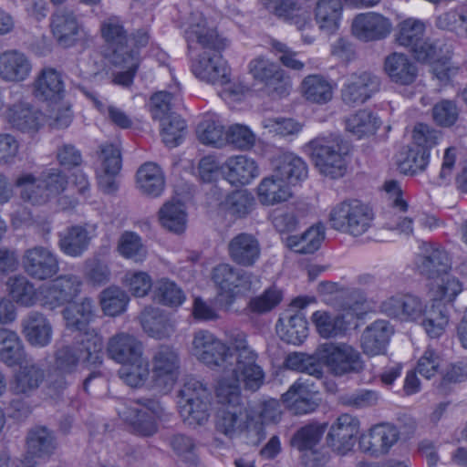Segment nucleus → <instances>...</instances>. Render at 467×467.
Returning <instances> with one entry per match:
<instances>
[{
  "label": "nucleus",
  "instance_id": "nucleus-1",
  "mask_svg": "<svg viewBox=\"0 0 467 467\" xmlns=\"http://www.w3.org/2000/svg\"><path fill=\"white\" fill-rule=\"evenodd\" d=\"M184 37L191 56V70L200 80L223 86L230 82V72L220 54L229 40L221 36L200 12L191 14Z\"/></svg>",
  "mask_w": 467,
  "mask_h": 467
},
{
  "label": "nucleus",
  "instance_id": "nucleus-2",
  "mask_svg": "<svg viewBox=\"0 0 467 467\" xmlns=\"http://www.w3.org/2000/svg\"><path fill=\"white\" fill-rule=\"evenodd\" d=\"M216 397L222 406L216 416V430L232 438L248 424L249 416L242 402L241 389L236 384L219 381Z\"/></svg>",
  "mask_w": 467,
  "mask_h": 467
},
{
  "label": "nucleus",
  "instance_id": "nucleus-3",
  "mask_svg": "<svg viewBox=\"0 0 467 467\" xmlns=\"http://www.w3.org/2000/svg\"><path fill=\"white\" fill-rule=\"evenodd\" d=\"M310 155L318 171L331 179L341 178L348 167L350 148L338 136L317 138L308 143Z\"/></svg>",
  "mask_w": 467,
  "mask_h": 467
},
{
  "label": "nucleus",
  "instance_id": "nucleus-4",
  "mask_svg": "<svg viewBox=\"0 0 467 467\" xmlns=\"http://www.w3.org/2000/svg\"><path fill=\"white\" fill-rule=\"evenodd\" d=\"M374 217L372 208L367 203L357 199H348L331 209L329 223L336 231L358 237L371 228Z\"/></svg>",
  "mask_w": 467,
  "mask_h": 467
},
{
  "label": "nucleus",
  "instance_id": "nucleus-5",
  "mask_svg": "<svg viewBox=\"0 0 467 467\" xmlns=\"http://www.w3.org/2000/svg\"><path fill=\"white\" fill-rule=\"evenodd\" d=\"M102 346V337L97 332H87L86 338L78 339L73 345L65 346L57 351L54 368L71 375L78 364H100Z\"/></svg>",
  "mask_w": 467,
  "mask_h": 467
},
{
  "label": "nucleus",
  "instance_id": "nucleus-6",
  "mask_svg": "<svg viewBox=\"0 0 467 467\" xmlns=\"http://www.w3.org/2000/svg\"><path fill=\"white\" fill-rule=\"evenodd\" d=\"M249 74L262 84L273 98L285 97L290 93L292 81L286 72L275 62L264 56L253 58L248 64Z\"/></svg>",
  "mask_w": 467,
  "mask_h": 467
},
{
  "label": "nucleus",
  "instance_id": "nucleus-7",
  "mask_svg": "<svg viewBox=\"0 0 467 467\" xmlns=\"http://www.w3.org/2000/svg\"><path fill=\"white\" fill-rule=\"evenodd\" d=\"M319 360L335 376L358 373L364 368L360 353L346 343H325L318 347Z\"/></svg>",
  "mask_w": 467,
  "mask_h": 467
},
{
  "label": "nucleus",
  "instance_id": "nucleus-8",
  "mask_svg": "<svg viewBox=\"0 0 467 467\" xmlns=\"http://www.w3.org/2000/svg\"><path fill=\"white\" fill-rule=\"evenodd\" d=\"M119 414L136 433L150 436L157 431L156 420L163 416L164 409L157 400L142 399L130 402Z\"/></svg>",
  "mask_w": 467,
  "mask_h": 467
},
{
  "label": "nucleus",
  "instance_id": "nucleus-9",
  "mask_svg": "<svg viewBox=\"0 0 467 467\" xmlns=\"http://www.w3.org/2000/svg\"><path fill=\"white\" fill-rule=\"evenodd\" d=\"M83 280L75 274L57 275L49 283L41 285L42 306L50 310L70 304L81 293Z\"/></svg>",
  "mask_w": 467,
  "mask_h": 467
},
{
  "label": "nucleus",
  "instance_id": "nucleus-10",
  "mask_svg": "<svg viewBox=\"0 0 467 467\" xmlns=\"http://www.w3.org/2000/svg\"><path fill=\"white\" fill-rule=\"evenodd\" d=\"M425 23L416 18H407L398 26L395 36L396 42L410 48L419 61L431 60L436 55V47L424 38Z\"/></svg>",
  "mask_w": 467,
  "mask_h": 467
},
{
  "label": "nucleus",
  "instance_id": "nucleus-11",
  "mask_svg": "<svg viewBox=\"0 0 467 467\" xmlns=\"http://www.w3.org/2000/svg\"><path fill=\"white\" fill-rule=\"evenodd\" d=\"M25 273L34 280L46 281L59 272L57 254L49 247L35 245L25 250L22 255Z\"/></svg>",
  "mask_w": 467,
  "mask_h": 467
},
{
  "label": "nucleus",
  "instance_id": "nucleus-12",
  "mask_svg": "<svg viewBox=\"0 0 467 467\" xmlns=\"http://www.w3.org/2000/svg\"><path fill=\"white\" fill-rule=\"evenodd\" d=\"M151 373L154 384L163 390H170L180 375L181 358L176 348L160 346L151 358Z\"/></svg>",
  "mask_w": 467,
  "mask_h": 467
},
{
  "label": "nucleus",
  "instance_id": "nucleus-13",
  "mask_svg": "<svg viewBox=\"0 0 467 467\" xmlns=\"http://www.w3.org/2000/svg\"><path fill=\"white\" fill-rule=\"evenodd\" d=\"M192 355L209 367H221L232 358L230 348L208 330L194 333L192 343Z\"/></svg>",
  "mask_w": 467,
  "mask_h": 467
},
{
  "label": "nucleus",
  "instance_id": "nucleus-14",
  "mask_svg": "<svg viewBox=\"0 0 467 467\" xmlns=\"http://www.w3.org/2000/svg\"><path fill=\"white\" fill-rule=\"evenodd\" d=\"M420 253L416 255L414 265L420 275L428 279H439L448 274L451 260L448 253L439 244L422 242Z\"/></svg>",
  "mask_w": 467,
  "mask_h": 467
},
{
  "label": "nucleus",
  "instance_id": "nucleus-15",
  "mask_svg": "<svg viewBox=\"0 0 467 467\" xmlns=\"http://www.w3.org/2000/svg\"><path fill=\"white\" fill-rule=\"evenodd\" d=\"M400 439V431L390 423H379L372 426L358 438L359 450L370 456L379 457L387 454Z\"/></svg>",
  "mask_w": 467,
  "mask_h": 467
},
{
  "label": "nucleus",
  "instance_id": "nucleus-16",
  "mask_svg": "<svg viewBox=\"0 0 467 467\" xmlns=\"http://www.w3.org/2000/svg\"><path fill=\"white\" fill-rule=\"evenodd\" d=\"M359 420L349 414L340 415L327 435V444L338 455H346L355 444L359 432Z\"/></svg>",
  "mask_w": 467,
  "mask_h": 467
},
{
  "label": "nucleus",
  "instance_id": "nucleus-17",
  "mask_svg": "<svg viewBox=\"0 0 467 467\" xmlns=\"http://www.w3.org/2000/svg\"><path fill=\"white\" fill-rule=\"evenodd\" d=\"M379 78L370 72L352 74L342 87V101L350 107L363 104L379 89Z\"/></svg>",
  "mask_w": 467,
  "mask_h": 467
},
{
  "label": "nucleus",
  "instance_id": "nucleus-18",
  "mask_svg": "<svg viewBox=\"0 0 467 467\" xmlns=\"http://www.w3.org/2000/svg\"><path fill=\"white\" fill-rule=\"evenodd\" d=\"M428 304L412 294H398L381 303V311L389 317L400 321L417 322L422 317Z\"/></svg>",
  "mask_w": 467,
  "mask_h": 467
},
{
  "label": "nucleus",
  "instance_id": "nucleus-19",
  "mask_svg": "<svg viewBox=\"0 0 467 467\" xmlns=\"http://www.w3.org/2000/svg\"><path fill=\"white\" fill-rule=\"evenodd\" d=\"M258 355H252L244 359L236 360L234 368L231 370V376L225 374L219 381H224L227 384H236L243 382L244 389L256 391L264 384L265 374L262 367L257 363Z\"/></svg>",
  "mask_w": 467,
  "mask_h": 467
},
{
  "label": "nucleus",
  "instance_id": "nucleus-20",
  "mask_svg": "<svg viewBox=\"0 0 467 467\" xmlns=\"http://www.w3.org/2000/svg\"><path fill=\"white\" fill-rule=\"evenodd\" d=\"M391 29L390 20L374 12L359 14L352 22V34L364 42L384 39L390 34Z\"/></svg>",
  "mask_w": 467,
  "mask_h": 467
},
{
  "label": "nucleus",
  "instance_id": "nucleus-21",
  "mask_svg": "<svg viewBox=\"0 0 467 467\" xmlns=\"http://www.w3.org/2000/svg\"><path fill=\"white\" fill-rule=\"evenodd\" d=\"M100 31L110 50L109 61L119 63L120 56L138 52L129 45V36L119 17L111 16L105 19L101 24Z\"/></svg>",
  "mask_w": 467,
  "mask_h": 467
},
{
  "label": "nucleus",
  "instance_id": "nucleus-22",
  "mask_svg": "<svg viewBox=\"0 0 467 467\" xmlns=\"http://www.w3.org/2000/svg\"><path fill=\"white\" fill-rule=\"evenodd\" d=\"M231 260L244 267L254 266L261 256V245L252 234L241 233L234 236L227 245Z\"/></svg>",
  "mask_w": 467,
  "mask_h": 467
},
{
  "label": "nucleus",
  "instance_id": "nucleus-23",
  "mask_svg": "<svg viewBox=\"0 0 467 467\" xmlns=\"http://www.w3.org/2000/svg\"><path fill=\"white\" fill-rule=\"evenodd\" d=\"M107 354L119 364L127 363L143 355L142 342L133 334L118 332L107 342Z\"/></svg>",
  "mask_w": 467,
  "mask_h": 467
},
{
  "label": "nucleus",
  "instance_id": "nucleus-24",
  "mask_svg": "<svg viewBox=\"0 0 467 467\" xmlns=\"http://www.w3.org/2000/svg\"><path fill=\"white\" fill-rule=\"evenodd\" d=\"M5 119L17 130L36 132L41 126L42 113L30 103L21 99L7 107Z\"/></svg>",
  "mask_w": 467,
  "mask_h": 467
},
{
  "label": "nucleus",
  "instance_id": "nucleus-25",
  "mask_svg": "<svg viewBox=\"0 0 467 467\" xmlns=\"http://www.w3.org/2000/svg\"><path fill=\"white\" fill-rule=\"evenodd\" d=\"M225 179L232 185H246L259 176L260 169L257 162L245 155L228 158L222 166Z\"/></svg>",
  "mask_w": 467,
  "mask_h": 467
},
{
  "label": "nucleus",
  "instance_id": "nucleus-26",
  "mask_svg": "<svg viewBox=\"0 0 467 467\" xmlns=\"http://www.w3.org/2000/svg\"><path fill=\"white\" fill-rule=\"evenodd\" d=\"M57 236V246L64 254L79 257L88 249L93 234L87 225L76 224L67 227Z\"/></svg>",
  "mask_w": 467,
  "mask_h": 467
},
{
  "label": "nucleus",
  "instance_id": "nucleus-27",
  "mask_svg": "<svg viewBox=\"0 0 467 467\" xmlns=\"http://www.w3.org/2000/svg\"><path fill=\"white\" fill-rule=\"evenodd\" d=\"M6 287L10 300L21 306H42L41 285H36L25 275L16 274L8 277Z\"/></svg>",
  "mask_w": 467,
  "mask_h": 467
},
{
  "label": "nucleus",
  "instance_id": "nucleus-28",
  "mask_svg": "<svg viewBox=\"0 0 467 467\" xmlns=\"http://www.w3.org/2000/svg\"><path fill=\"white\" fill-rule=\"evenodd\" d=\"M383 69L390 81L400 86L411 85L418 77L416 64L403 53L393 52L387 56Z\"/></svg>",
  "mask_w": 467,
  "mask_h": 467
},
{
  "label": "nucleus",
  "instance_id": "nucleus-29",
  "mask_svg": "<svg viewBox=\"0 0 467 467\" xmlns=\"http://www.w3.org/2000/svg\"><path fill=\"white\" fill-rule=\"evenodd\" d=\"M32 63L23 53L7 50L0 54V78L6 82H22L31 74Z\"/></svg>",
  "mask_w": 467,
  "mask_h": 467
},
{
  "label": "nucleus",
  "instance_id": "nucleus-30",
  "mask_svg": "<svg viewBox=\"0 0 467 467\" xmlns=\"http://www.w3.org/2000/svg\"><path fill=\"white\" fill-rule=\"evenodd\" d=\"M256 193L259 202L264 206L281 204L292 197L289 183L274 172L261 180Z\"/></svg>",
  "mask_w": 467,
  "mask_h": 467
},
{
  "label": "nucleus",
  "instance_id": "nucleus-31",
  "mask_svg": "<svg viewBox=\"0 0 467 467\" xmlns=\"http://www.w3.org/2000/svg\"><path fill=\"white\" fill-rule=\"evenodd\" d=\"M393 328L386 320H376L363 331L360 338L363 352L368 356L383 354Z\"/></svg>",
  "mask_w": 467,
  "mask_h": 467
},
{
  "label": "nucleus",
  "instance_id": "nucleus-32",
  "mask_svg": "<svg viewBox=\"0 0 467 467\" xmlns=\"http://www.w3.org/2000/svg\"><path fill=\"white\" fill-rule=\"evenodd\" d=\"M66 326L68 328L84 332L81 338H86V333L96 332L95 329H88V324L95 318V304L89 297H84L79 302L70 303L62 311Z\"/></svg>",
  "mask_w": 467,
  "mask_h": 467
},
{
  "label": "nucleus",
  "instance_id": "nucleus-33",
  "mask_svg": "<svg viewBox=\"0 0 467 467\" xmlns=\"http://www.w3.org/2000/svg\"><path fill=\"white\" fill-rule=\"evenodd\" d=\"M61 74L55 68H43L34 82V95L40 100L57 102L64 94Z\"/></svg>",
  "mask_w": 467,
  "mask_h": 467
},
{
  "label": "nucleus",
  "instance_id": "nucleus-34",
  "mask_svg": "<svg viewBox=\"0 0 467 467\" xmlns=\"http://www.w3.org/2000/svg\"><path fill=\"white\" fill-rule=\"evenodd\" d=\"M22 328L25 337L32 346L46 347L51 342L52 326L42 313L30 312L22 320Z\"/></svg>",
  "mask_w": 467,
  "mask_h": 467
},
{
  "label": "nucleus",
  "instance_id": "nucleus-35",
  "mask_svg": "<svg viewBox=\"0 0 467 467\" xmlns=\"http://www.w3.org/2000/svg\"><path fill=\"white\" fill-rule=\"evenodd\" d=\"M136 187L143 195L159 197L165 188V175L155 162L143 163L136 172Z\"/></svg>",
  "mask_w": 467,
  "mask_h": 467
},
{
  "label": "nucleus",
  "instance_id": "nucleus-36",
  "mask_svg": "<svg viewBox=\"0 0 467 467\" xmlns=\"http://www.w3.org/2000/svg\"><path fill=\"white\" fill-rule=\"evenodd\" d=\"M213 280L228 296H233L236 288H247L251 283V274L239 270L229 264H220L213 270Z\"/></svg>",
  "mask_w": 467,
  "mask_h": 467
},
{
  "label": "nucleus",
  "instance_id": "nucleus-37",
  "mask_svg": "<svg viewBox=\"0 0 467 467\" xmlns=\"http://www.w3.org/2000/svg\"><path fill=\"white\" fill-rule=\"evenodd\" d=\"M282 400L292 413L296 415L311 413L319 405L315 394L300 380L290 386L282 395Z\"/></svg>",
  "mask_w": 467,
  "mask_h": 467
},
{
  "label": "nucleus",
  "instance_id": "nucleus-38",
  "mask_svg": "<svg viewBox=\"0 0 467 467\" xmlns=\"http://www.w3.org/2000/svg\"><path fill=\"white\" fill-rule=\"evenodd\" d=\"M307 322L300 313H284L276 324V332L280 338L293 345L301 344L307 337Z\"/></svg>",
  "mask_w": 467,
  "mask_h": 467
},
{
  "label": "nucleus",
  "instance_id": "nucleus-39",
  "mask_svg": "<svg viewBox=\"0 0 467 467\" xmlns=\"http://www.w3.org/2000/svg\"><path fill=\"white\" fill-rule=\"evenodd\" d=\"M335 88L331 79L318 74L306 76L301 83L304 98L318 105L327 104L333 99Z\"/></svg>",
  "mask_w": 467,
  "mask_h": 467
},
{
  "label": "nucleus",
  "instance_id": "nucleus-40",
  "mask_svg": "<svg viewBox=\"0 0 467 467\" xmlns=\"http://www.w3.org/2000/svg\"><path fill=\"white\" fill-rule=\"evenodd\" d=\"M140 324L143 331L156 339L168 338L175 331L173 320L155 308L144 309L140 315Z\"/></svg>",
  "mask_w": 467,
  "mask_h": 467
},
{
  "label": "nucleus",
  "instance_id": "nucleus-41",
  "mask_svg": "<svg viewBox=\"0 0 467 467\" xmlns=\"http://www.w3.org/2000/svg\"><path fill=\"white\" fill-rule=\"evenodd\" d=\"M343 5L341 0H319L315 8V19L320 31L332 35L340 26Z\"/></svg>",
  "mask_w": 467,
  "mask_h": 467
},
{
  "label": "nucleus",
  "instance_id": "nucleus-42",
  "mask_svg": "<svg viewBox=\"0 0 467 467\" xmlns=\"http://www.w3.org/2000/svg\"><path fill=\"white\" fill-rule=\"evenodd\" d=\"M51 30L58 44L68 47L77 41L79 27L72 12L59 10L52 16Z\"/></svg>",
  "mask_w": 467,
  "mask_h": 467
},
{
  "label": "nucleus",
  "instance_id": "nucleus-43",
  "mask_svg": "<svg viewBox=\"0 0 467 467\" xmlns=\"http://www.w3.org/2000/svg\"><path fill=\"white\" fill-rule=\"evenodd\" d=\"M273 172L287 183H294L307 177V165L294 153L284 152L275 159Z\"/></svg>",
  "mask_w": 467,
  "mask_h": 467
},
{
  "label": "nucleus",
  "instance_id": "nucleus-44",
  "mask_svg": "<svg viewBox=\"0 0 467 467\" xmlns=\"http://www.w3.org/2000/svg\"><path fill=\"white\" fill-rule=\"evenodd\" d=\"M45 372L36 364L20 367L10 385L11 391L16 395L29 396L36 391L44 381Z\"/></svg>",
  "mask_w": 467,
  "mask_h": 467
},
{
  "label": "nucleus",
  "instance_id": "nucleus-45",
  "mask_svg": "<svg viewBox=\"0 0 467 467\" xmlns=\"http://www.w3.org/2000/svg\"><path fill=\"white\" fill-rule=\"evenodd\" d=\"M27 453L33 457H48L56 449L53 432L43 426L31 428L26 439Z\"/></svg>",
  "mask_w": 467,
  "mask_h": 467
},
{
  "label": "nucleus",
  "instance_id": "nucleus-46",
  "mask_svg": "<svg viewBox=\"0 0 467 467\" xmlns=\"http://www.w3.org/2000/svg\"><path fill=\"white\" fill-rule=\"evenodd\" d=\"M419 321L431 337H439L449 323L446 306L441 300L432 301L427 305Z\"/></svg>",
  "mask_w": 467,
  "mask_h": 467
},
{
  "label": "nucleus",
  "instance_id": "nucleus-47",
  "mask_svg": "<svg viewBox=\"0 0 467 467\" xmlns=\"http://www.w3.org/2000/svg\"><path fill=\"white\" fill-rule=\"evenodd\" d=\"M26 355L22 340L16 331L0 327V360L8 366L21 364Z\"/></svg>",
  "mask_w": 467,
  "mask_h": 467
},
{
  "label": "nucleus",
  "instance_id": "nucleus-48",
  "mask_svg": "<svg viewBox=\"0 0 467 467\" xmlns=\"http://www.w3.org/2000/svg\"><path fill=\"white\" fill-rule=\"evenodd\" d=\"M198 140L205 145L221 147L226 143V131L215 114H208L198 124L196 129Z\"/></svg>",
  "mask_w": 467,
  "mask_h": 467
},
{
  "label": "nucleus",
  "instance_id": "nucleus-49",
  "mask_svg": "<svg viewBox=\"0 0 467 467\" xmlns=\"http://www.w3.org/2000/svg\"><path fill=\"white\" fill-rule=\"evenodd\" d=\"M16 185L22 189L21 198L34 205L44 204L51 198L40 178H36L31 173L18 176Z\"/></svg>",
  "mask_w": 467,
  "mask_h": 467
},
{
  "label": "nucleus",
  "instance_id": "nucleus-50",
  "mask_svg": "<svg viewBox=\"0 0 467 467\" xmlns=\"http://www.w3.org/2000/svg\"><path fill=\"white\" fill-rule=\"evenodd\" d=\"M119 376L124 383L131 388H140L150 378V365L144 355L127 363H122Z\"/></svg>",
  "mask_w": 467,
  "mask_h": 467
},
{
  "label": "nucleus",
  "instance_id": "nucleus-51",
  "mask_svg": "<svg viewBox=\"0 0 467 467\" xmlns=\"http://www.w3.org/2000/svg\"><path fill=\"white\" fill-rule=\"evenodd\" d=\"M159 219L163 227L175 234H181L186 228V213L179 202L164 203L160 209Z\"/></svg>",
  "mask_w": 467,
  "mask_h": 467
},
{
  "label": "nucleus",
  "instance_id": "nucleus-52",
  "mask_svg": "<svg viewBox=\"0 0 467 467\" xmlns=\"http://www.w3.org/2000/svg\"><path fill=\"white\" fill-rule=\"evenodd\" d=\"M325 236L321 226H311L301 235H292L287 239L288 245L299 254H313L321 244Z\"/></svg>",
  "mask_w": 467,
  "mask_h": 467
},
{
  "label": "nucleus",
  "instance_id": "nucleus-53",
  "mask_svg": "<svg viewBox=\"0 0 467 467\" xmlns=\"http://www.w3.org/2000/svg\"><path fill=\"white\" fill-rule=\"evenodd\" d=\"M117 250L121 256L136 263L142 262L147 255V249L142 244L140 236L130 231L121 234Z\"/></svg>",
  "mask_w": 467,
  "mask_h": 467
},
{
  "label": "nucleus",
  "instance_id": "nucleus-54",
  "mask_svg": "<svg viewBox=\"0 0 467 467\" xmlns=\"http://www.w3.org/2000/svg\"><path fill=\"white\" fill-rule=\"evenodd\" d=\"M186 123L178 115L171 114L161 120V136L169 148L177 147L186 134Z\"/></svg>",
  "mask_w": 467,
  "mask_h": 467
},
{
  "label": "nucleus",
  "instance_id": "nucleus-55",
  "mask_svg": "<svg viewBox=\"0 0 467 467\" xmlns=\"http://www.w3.org/2000/svg\"><path fill=\"white\" fill-rule=\"evenodd\" d=\"M129 296L117 286H109L100 294V306L107 316L116 317L123 313L129 303Z\"/></svg>",
  "mask_w": 467,
  "mask_h": 467
},
{
  "label": "nucleus",
  "instance_id": "nucleus-56",
  "mask_svg": "<svg viewBox=\"0 0 467 467\" xmlns=\"http://www.w3.org/2000/svg\"><path fill=\"white\" fill-rule=\"evenodd\" d=\"M179 407L181 417L186 424L192 427L202 426L210 419L212 400L182 403Z\"/></svg>",
  "mask_w": 467,
  "mask_h": 467
},
{
  "label": "nucleus",
  "instance_id": "nucleus-57",
  "mask_svg": "<svg viewBox=\"0 0 467 467\" xmlns=\"http://www.w3.org/2000/svg\"><path fill=\"white\" fill-rule=\"evenodd\" d=\"M378 128V119L368 110H359L346 119L347 130L358 138L374 134Z\"/></svg>",
  "mask_w": 467,
  "mask_h": 467
},
{
  "label": "nucleus",
  "instance_id": "nucleus-58",
  "mask_svg": "<svg viewBox=\"0 0 467 467\" xmlns=\"http://www.w3.org/2000/svg\"><path fill=\"white\" fill-rule=\"evenodd\" d=\"M156 301L169 306H179L185 300L183 291L169 279H161L156 282L153 289Z\"/></svg>",
  "mask_w": 467,
  "mask_h": 467
},
{
  "label": "nucleus",
  "instance_id": "nucleus-59",
  "mask_svg": "<svg viewBox=\"0 0 467 467\" xmlns=\"http://www.w3.org/2000/svg\"><path fill=\"white\" fill-rule=\"evenodd\" d=\"M312 321L320 336L326 338L342 334L346 329L342 317L332 316L326 311L315 312L312 315Z\"/></svg>",
  "mask_w": 467,
  "mask_h": 467
},
{
  "label": "nucleus",
  "instance_id": "nucleus-60",
  "mask_svg": "<svg viewBox=\"0 0 467 467\" xmlns=\"http://www.w3.org/2000/svg\"><path fill=\"white\" fill-rule=\"evenodd\" d=\"M430 161V151L415 146L407 150L405 157L400 161V170L406 174H416L425 171Z\"/></svg>",
  "mask_w": 467,
  "mask_h": 467
},
{
  "label": "nucleus",
  "instance_id": "nucleus-61",
  "mask_svg": "<svg viewBox=\"0 0 467 467\" xmlns=\"http://www.w3.org/2000/svg\"><path fill=\"white\" fill-rule=\"evenodd\" d=\"M324 430L316 425H307L296 431L292 439V445L299 451H306L309 457H314L313 448L320 441Z\"/></svg>",
  "mask_w": 467,
  "mask_h": 467
},
{
  "label": "nucleus",
  "instance_id": "nucleus-62",
  "mask_svg": "<svg viewBox=\"0 0 467 467\" xmlns=\"http://www.w3.org/2000/svg\"><path fill=\"white\" fill-rule=\"evenodd\" d=\"M262 126L270 134L280 137L295 136L302 130V125L291 118H267L262 121Z\"/></svg>",
  "mask_w": 467,
  "mask_h": 467
},
{
  "label": "nucleus",
  "instance_id": "nucleus-63",
  "mask_svg": "<svg viewBox=\"0 0 467 467\" xmlns=\"http://www.w3.org/2000/svg\"><path fill=\"white\" fill-rule=\"evenodd\" d=\"M179 99V92L161 90L154 93L150 98V112L153 119H167L170 111Z\"/></svg>",
  "mask_w": 467,
  "mask_h": 467
},
{
  "label": "nucleus",
  "instance_id": "nucleus-64",
  "mask_svg": "<svg viewBox=\"0 0 467 467\" xmlns=\"http://www.w3.org/2000/svg\"><path fill=\"white\" fill-rule=\"evenodd\" d=\"M254 204V197L247 191L234 192L225 202L228 212L237 217H244L249 214Z\"/></svg>",
  "mask_w": 467,
  "mask_h": 467
}]
</instances>
